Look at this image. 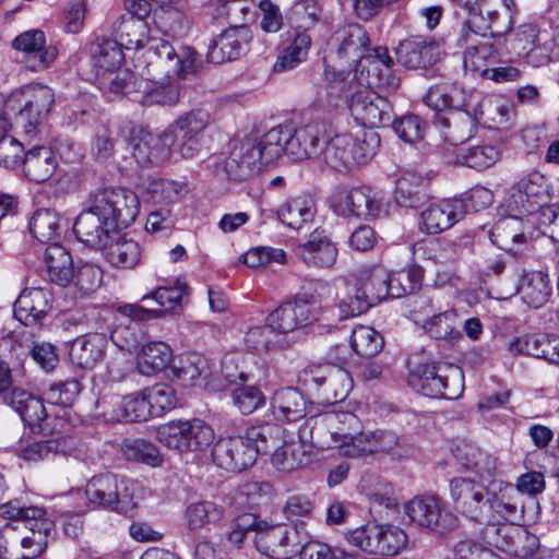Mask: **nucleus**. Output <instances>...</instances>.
Here are the masks:
<instances>
[{
  "label": "nucleus",
  "mask_w": 559,
  "mask_h": 559,
  "mask_svg": "<svg viewBox=\"0 0 559 559\" xmlns=\"http://www.w3.org/2000/svg\"><path fill=\"white\" fill-rule=\"evenodd\" d=\"M322 130L318 124L294 129L280 124L269 130L260 141L247 140L235 148L225 163L234 180L246 179L278 158L283 153L292 160L301 162L323 154Z\"/></svg>",
  "instance_id": "f257e3e1"
},
{
  "label": "nucleus",
  "mask_w": 559,
  "mask_h": 559,
  "mask_svg": "<svg viewBox=\"0 0 559 559\" xmlns=\"http://www.w3.org/2000/svg\"><path fill=\"white\" fill-rule=\"evenodd\" d=\"M450 497L454 509L466 519L486 527L502 521L519 523L524 519V503L511 484L492 480L489 485L467 477L451 479Z\"/></svg>",
  "instance_id": "f03ea898"
},
{
  "label": "nucleus",
  "mask_w": 559,
  "mask_h": 559,
  "mask_svg": "<svg viewBox=\"0 0 559 559\" xmlns=\"http://www.w3.org/2000/svg\"><path fill=\"white\" fill-rule=\"evenodd\" d=\"M64 506L74 500V507L82 509H102L132 515L142 499L140 484L126 476L103 473L93 476L86 484L84 492L72 489L64 493Z\"/></svg>",
  "instance_id": "7ed1b4c3"
},
{
  "label": "nucleus",
  "mask_w": 559,
  "mask_h": 559,
  "mask_svg": "<svg viewBox=\"0 0 559 559\" xmlns=\"http://www.w3.org/2000/svg\"><path fill=\"white\" fill-rule=\"evenodd\" d=\"M370 38L367 31L359 24L352 23L336 29L326 43V62H338L356 68L369 51ZM357 69L345 72L336 70L334 66L326 63L324 78L330 83L331 90L338 96L347 97L354 88Z\"/></svg>",
  "instance_id": "20e7f679"
},
{
  "label": "nucleus",
  "mask_w": 559,
  "mask_h": 559,
  "mask_svg": "<svg viewBox=\"0 0 559 559\" xmlns=\"http://www.w3.org/2000/svg\"><path fill=\"white\" fill-rule=\"evenodd\" d=\"M134 60L138 75L147 80L185 79L197 69L194 48L180 46L176 49L169 41L157 37L148 41Z\"/></svg>",
  "instance_id": "39448f33"
},
{
  "label": "nucleus",
  "mask_w": 559,
  "mask_h": 559,
  "mask_svg": "<svg viewBox=\"0 0 559 559\" xmlns=\"http://www.w3.org/2000/svg\"><path fill=\"white\" fill-rule=\"evenodd\" d=\"M299 384L326 405L344 401L353 389L349 373L333 364L311 365L298 374Z\"/></svg>",
  "instance_id": "423d86ee"
},
{
  "label": "nucleus",
  "mask_w": 559,
  "mask_h": 559,
  "mask_svg": "<svg viewBox=\"0 0 559 559\" xmlns=\"http://www.w3.org/2000/svg\"><path fill=\"white\" fill-rule=\"evenodd\" d=\"M360 429L359 418L350 412H330L304 423L298 435L301 441L317 449L337 448L352 431Z\"/></svg>",
  "instance_id": "0eeeda50"
},
{
  "label": "nucleus",
  "mask_w": 559,
  "mask_h": 559,
  "mask_svg": "<svg viewBox=\"0 0 559 559\" xmlns=\"http://www.w3.org/2000/svg\"><path fill=\"white\" fill-rule=\"evenodd\" d=\"M309 534L302 523H272L259 519L254 545L259 552L271 558H293L305 545Z\"/></svg>",
  "instance_id": "6e6552de"
},
{
  "label": "nucleus",
  "mask_w": 559,
  "mask_h": 559,
  "mask_svg": "<svg viewBox=\"0 0 559 559\" xmlns=\"http://www.w3.org/2000/svg\"><path fill=\"white\" fill-rule=\"evenodd\" d=\"M211 123V115L203 109H192L179 115L164 130V139L170 151L182 158L191 159L199 155L204 145V134Z\"/></svg>",
  "instance_id": "1a4fd4ad"
},
{
  "label": "nucleus",
  "mask_w": 559,
  "mask_h": 559,
  "mask_svg": "<svg viewBox=\"0 0 559 559\" xmlns=\"http://www.w3.org/2000/svg\"><path fill=\"white\" fill-rule=\"evenodd\" d=\"M55 523L44 521L37 528L7 523L0 528V559H34L43 554Z\"/></svg>",
  "instance_id": "9d476101"
},
{
  "label": "nucleus",
  "mask_w": 559,
  "mask_h": 559,
  "mask_svg": "<svg viewBox=\"0 0 559 559\" xmlns=\"http://www.w3.org/2000/svg\"><path fill=\"white\" fill-rule=\"evenodd\" d=\"M214 438L215 433L212 427L198 418L171 420L157 429L158 442L180 454L198 455L211 445Z\"/></svg>",
  "instance_id": "9b49d317"
},
{
  "label": "nucleus",
  "mask_w": 559,
  "mask_h": 559,
  "mask_svg": "<svg viewBox=\"0 0 559 559\" xmlns=\"http://www.w3.org/2000/svg\"><path fill=\"white\" fill-rule=\"evenodd\" d=\"M53 102L55 94L50 87L32 84L14 95L9 106L14 110L15 124L26 134H32L47 119Z\"/></svg>",
  "instance_id": "f8f14e48"
},
{
  "label": "nucleus",
  "mask_w": 559,
  "mask_h": 559,
  "mask_svg": "<svg viewBox=\"0 0 559 559\" xmlns=\"http://www.w3.org/2000/svg\"><path fill=\"white\" fill-rule=\"evenodd\" d=\"M467 10L468 17L462 26L478 29L483 24L488 25L491 35H503L511 31L516 13L513 0H457Z\"/></svg>",
  "instance_id": "ddd939ff"
},
{
  "label": "nucleus",
  "mask_w": 559,
  "mask_h": 559,
  "mask_svg": "<svg viewBox=\"0 0 559 559\" xmlns=\"http://www.w3.org/2000/svg\"><path fill=\"white\" fill-rule=\"evenodd\" d=\"M334 211L345 217L381 218L389 214L390 204L384 195L370 187L343 189L331 197Z\"/></svg>",
  "instance_id": "4468645a"
},
{
  "label": "nucleus",
  "mask_w": 559,
  "mask_h": 559,
  "mask_svg": "<svg viewBox=\"0 0 559 559\" xmlns=\"http://www.w3.org/2000/svg\"><path fill=\"white\" fill-rule=\"evenodd\" d=\"M158 316L159 311L155 309L132 304L121 306L110 333L111 342L119 349L128 353L138 349L146 337L145 323Z\"/></svg>",
  "instance_id": "2eb2a0df"
},
{
  "label": "nucleus",
  "mask_w": 559,
  "mask_h": 559,
  "mask_svg": "<svg viewBox=\"0 0 559 559\" xmlns=\"http://www.w3.org/2000/svg\"><path fill=\"white\" fill-rule=\"evenodd\" d=\"M463 372L451 364L424 365L418 376H414L411 384L429 397L453 400L463 390Z\"/></svg>",
  "instance_id": "dca6fc26"
},
{
  "label": "nucleus",
  "mask_w": 559,
  "mask_h": 559,
  "mask_svg": "<svg viewBox=\"0 0 559 559\" xmlns=\"http://www.w3.org/2000/svg\"><path fill=\"white\" fill-rule=\"evenodd\" d=\"M514 48L519 56L533 68H539L559 59V45L552 32L539 29L533 24L520 25L514 34Z\"/></svg>",
  "instance_id": "f3484780"
},
{
  "label": "nucleus",
  "mask_w": 559,
  "mask_h": 559,
  "mask_svg": "<svg viewBox=\"0 0 559 559\" xmlns=\"http://www.w3.org/2000/svg\"><path fill=\"white\" fill-rule=\"evenodd\" d=\"M525 521V518L522 522ZM520 523L502 521L483 530V536L488 545L519 559L532 557L539 546L536 535L520 526Z\"/></svg>",
  "instance_id": "a211bd4d"
},
{
  "label": "nucleus",
  "mask_w": 559,
  "mask_h": 559,
  "mask_svg": "<svg viewBox=\"0 0 559 559\" xmlns=\"http://www.w3.org/2000/svg\"><path fill=\"white\" fill-rule=\"evenodd\" d=\"M550 199L548 179L539 171H532L510 188L506 204L511 213L532 215L549 203Z\"/></svg>",
  "instance_id": "6ab92c4d"
},
{
  "label": "nucleus",
  "mask_w": 559,
  "mask_h": 559,
  "mask_svg": "<svg viewBox=\"0 0 559 559\" xmlns=\"http://www.w3.org/2000/svg\"><path fill=\"white\" fill-rule=\"evenodd\" d=\"M91 198L95 201V209L103 210L117 229L131 225L140 212L136 194L126 188H105Z\"/></svg>",
  "instance_id": "aec40b11"
},
{
  "label": "nucleus",
  "mask_w": 559,
  "mask_h": 559,
  "mask_svg": "<svg viewBox=\"0 0 559 559\" xmlns=\"http://www.w3.org/2000/svg\"><path fill=\"white\" fill-rule=\"evenodd\" d=\"M73 231L87 247L102 249L116 235L117 228L103 210L95 209V201L90 197L88 206L75 218Z\"/></svg>",
  "instance_id": "412c9836"
},
{
  "label": "nucleus",
  "mask_w": 559,
  "mask_h": 559,
  "mask_svg": "<svg viewBox=\"0 0 559 559\" xmlns=\"http://www.w3.org/2000/svg\"><path fill=\"white\" fill-rule=\"evenodd\" d=\"M12 47L21 53V62L32 72L47 70L59 53L53 44L46 43V36L39 29H29L17 35Z\"/></svg>",
  "instance_id": "4be33fe9"
},
{
  "label": "nucleus",
  "mask_w": 559,
  "mask_h": 559,
  "mask_svg": "<svg viewBox=\"0 0 559 559\" xmlns=\"http://www.w3.org/2000/svg\"><path fill=\"white\" fill-rule=\"evenodd\" d=\"M348 106L355 120L370 130L390 126L392 122L390 103L368 88L356 91Z\"/></svg>",
  "instance_id": "5701e85b"
},
{
  "label": "nucleus",
  "mask_w": 559,
  "mask_h": 559,
  "mask_svg": "<svg viewBox=\"0 0 559 559\" xmlns=\"http://www.w3.org/2000/svg\"><path fill=\"white\" fill-rule=\"evenodd\" d=\"M488 34V25L481 23L478 29L462 26L457 34L456 46L463 49V66L466 71L474 73L487 70L486 62L493 53V46L484 38Z\"/></svg>",
  "instance_id": "b1692460"
},
{
  "label": "nucleus",
  "mask_w": 559,
  "mask_h": 559,
  "mask_svg": "<svg viewBox=\"0 0 559 559\" xmlns=\"http://www.w3.org/2000/svg\"><path fill=\"white\" fill-rule=\"evenodd\" d=\"M295 254L308 267L332 269L337 261L338 249L325 230L316 228L296 246Z\"/></svg>",
  "instance_id": "393cba45"
},
{
  "label": "nucleus",
  "mask_w": 559,
  "mask_h": 559,
  "mask_svg": "<svg viewBox=\"0 0 559 559\" xmlns=\"http://www.w3.org/2000/svg\"><path fill=\"white\" fill-rule=\"evenodd\" d=\"M213 462L229 472H241L255 462L245 435L219 438L212 449Z\"/></svg>",
  "instance_id": "a878e982"
},
{
  "label": "nucleus",
  "mask_w": 559,
  "mask_h": 559,
  "mask_svg": "<svg viewBox=\"0 0 559 559\" xmlns=\"http://www.w3.org/2000/svg\"><path fill=\"white\" fill-rule=\"evenodd\" d=\"M252 34L245 25L229 27L213 38L207 48V61L221 64L240 58L249 50Z\"/></svg>",
  "instance_id": "bb28decb"
},
{
  "label": "nucleus",
  "mask_w": 559,
  "mask_h": 559,
  "mask_svg": "<svg viewBox=\"0 0 559 559\" xmlns=\"http://www.w3.org/2000/svg\"><path fill=\"white\" fill-rule=\"evenodd\" d=\"M466 214V204L461 199H445L428 205L419 216V230L427 235L450 229Z\"/></svg>",
  "instance_id": "cd10ccee"
},
{
  "label": "nucleus",
  "mask_w": 559,
  "mask_h": 559,
  "mask_svg": "<svg viewBox=\"0 0 559 559\" xmlns=\"http://www.w3.org/2000/svg\"><path fill=\"white\" fill-rule=\"evenodd\" d=\"M233 357H225L222 372L226 380L236 384L230 393L234 405L241 414L250 415L265 404V396L259 386L246 384L248 376L243 371L233 370Z\"/></svg>",
  "instance_id": "c85d7f7f"
},
{
  "label": "nucleus",
  "mask_w": 559,
  "mask_h": 559,
  "mask_svg": "<svg viewBox=\"0 0 559 559\" xmlns=\"http://www.w3.org/2000/svg\"><path fill=\"white\" fill-rule=\"evenodd\" d=\"M314 320L316 316L311 306H308L305 301H300L298 298L283 302L266 317V322H269L282 337L287 333L309 326Z\"/></svg>",
  "instance_id": "c756f323"
},
{
  "label": "nucleus",
  "mask_w": 559,
  "mask_h": 559,
  "mask_svg": "<svg viewBox=\"0 0 559 559\" xmlns=\"http://www.w3.org/2000/svg\"><path fill=\"white\" fill-rule=\"evenodd\" d=\"M131 154L141 167L154 166L164 163L170 156V147L160 134L140 130L134 132L130 140Z\"/></svg>",
  "instance_id": "7c9ffc66"
},
{
  "label": "nucleus",
  "mask_w": 559,
  "mask_h": 559,
  "mask_svg": "<svg viewBox=\"0 0 559 559\" xmlns=\"http://www.w3.org/2000/svg\"><path fill=\"white\" fill-rule=\"evenodd\" d=\"M439 45L426 36H411L400 43L395 50L397 61L406 68L419 69L438 60Z\"/></svg>",
  "instance_id": "2f4dec72"
},
{
  "label": "nucleus",
  "mask_w": 559,
  "mask_h": 559,
  "mask_svg": "<svg viewBox=\"0 0 559 559\" xmlns=\"http://www.w3.org/2000/svg\"><path fill=\"white\" fill-rule=\"evenodd\" d=\"M52 295L43 287L23 290L14 304V317L24 325L39 322L51 309Z\"/></svg>",
  "instance_id": "473e14b6"
},
{
  "label": "nucleus",
  "mask_w": 559,
  "mask_h": 559,
  "mask_svg": "<svg viewBox=\"0 0 559 559\" xmlns=\"http://www.w3.org/2000/svg\"><path fill=\"white\" fill-rule=\"evenodd\" d=\"M311 47V37L306 31H288L284 34L283 49L274 66V72H285L304 62Z\"/></svg>",
  "instance_id": "72a5a7b5"
},
{
  "label": "nucleus",
  "mask_w": 559,
  "mask_h": 559,
  "mask_svg": "<svg viewBox=\"0 0 559 559\" xmlns=\"http://www.w3.org/2000/svg\"><path fill=\"white\" fill-rule=\"evenodd\" d=\"M107 337L103 333H87L76 337L70 348L71 361L83 369L95 367L105 356Z\"/></svg>",
  "instance_id": "f704fd0d"
},
{
  "label": "nucleus",
  "mask_w": 559,
  "mask_h": 559,
  "mask_svg": "<svg viewBox=\"0 0 559 559\" xmlns=\"http://www.w3.org/2000/svg\"><path fill=\"white\" fill-rule=\"evenodd\" d=\"M78 445V440L68 430L46 440L34 441L21 449L25 461L37 462L53 457L57 454L69 455Z\"/></svg>",
  "instance_id": "c9c22d12"
},
{
  "label": "nucleus",
  "mask_w": 559,
  "mask_h": 559,
  "mask_svg": "<svg viewBox=\"0 0 559 559\" xmlns=\"http://www.w3.org/2000/svg\"><path fill=\"white\" fill-rule=\"evenodd\" d=\"M271 411L278 421L293 423L307 415V400L295 388H283L274 392L271 397Z\"/></svg>",
  "instance_id": "e433bc0d"
},
{
  "label": "nucleus",
  "mask_w": 559,
  "mask_h": 559,
  "mask_svg": "<svg viewBox=\"0 0 559 559\" xmlns=\"http://www.w3.org/2000/svg\"><path fill=\"white\" fill-rule=\"evenodd\" d=\"M412 522L431 531L444 528L442 524V502L436 496H418L405 506Z\"/></svg>",
  "instance_id": "4c0bfd02"
},
{
  "label": "nucleus",
  "mask_w": 559,
  "mask_h": 559,
  "mask_svg": "<svg viewBox=\"0 0 559 559\" xmlns=\"http://www.w3.org/2000/svg\"><path fill=\"white\" fill-rule=\"evenodd\" d=\"M91 68L95 78L119 70L124 56L116 39L97 38L91 45Z\"/></svg>",
  "instance_id": "58836bf2"
},
{
  "label": "nucleus",
  "mask_w": 559,
  "mask_h": 559,
  "mask_svg": "<svg viewBox=\"0 0 559 559\" xmlns=\"http://www.w3.org/2000/svg\"><path fill=\"white\" fill-rule=\"evenodd\" d=\"M4 404L11 406L32 428L39 427L47 418L43 400L22 388H13L10 395H4Z\"/></svg>",
  "instance_id": "ea45409f"
},
{
  "label": "nucleus",
  "mask_w": 559,
  "mask_h": 559,
  "mask_svg": "<svg viewBox=\"0 0 559 559\" xmlns=\"http://www.w3.org/2000/svg\"><path fill=\"white\" fill-rule=\"evenodd\" d=\"M399 281L394 276H388L382 270H364L355 285L371 307L388 295L400 297L402 293L394 292V283Z\"/></svg>",
  "instance_id": "a19ab883"
},
{
  "label": "nucleus",
  "mask_w": 559,
  "mask_h": 559,
  "mask_svg": "<svg viewBox=\"0 0 559 559\" xmlns=\"http://www.w3.org/2000/svg\"><path fill=\"white\" fill-rule=\"evenodd\" d=\"M276 214L287 227L299 230L312 222L316 215L314 201L306 194L290 197L278 206Z\"/></svg>",
  "instance_id": "79ce46f5"
},
{
  "label": "nucleus",
  "mask_w": 559,
  "mask_h": 559,
  "mask_svg": "<svg viewBox=\"0 0 559 559\" xmlns=\"http://www.w3.org/2000/svg\"><path fill=\"white\" fill-rule=\"evenodd\" d=\"M243 435L255 459L259 454L272 456L283 443L284 428L274 423H259L249 426Z\"/></svg>",
  "instance_id": "37998d69"
},
{
  "label": "nucleus",
  "mask_w": 559,
  "mask_h": 559,
  "mask_svg": "<svg viewBox=\"0 0 559 559\" xmlns=\"http://www.w3.org/2000/svg\"><path fill=\"white\" fill-rule=\"evenodd\" d=\"M173 361V350L170 346L160 341L148 342L142 345L136 355L138 371L152 377L166 370Z\"/></svg>",
  "instance_id": "c03bdc74"
},
{
  "label": "nucleus",
  "mask_w": 559,
  "mask_h": 559,
  "mask_svg": "<svg viewBox=\"0 0 559 559\" xmlns=\"http://www.w3.org/2000/svg\"><path fill=\"white\" fill-rule=\"evenodd\" d=\"M473 95L455 84H440L429 88L425 96V104L433 110L445 109L459 111L469 107Z\"/></svg>",
  "instance_id": "a18cd8bd"
},
{
  "label": "nucleus",
  "mask_w": 559,
  "mask_h": 559,
  "mask_svg": "<svg viewBox=\"0 0 559 559\" xmlns=\"http://www.w3.org/2000/svg\"><path fill=\"white\" fill-rule=\"evenodd\" d=\"M118 45L121 50H134L138 56L142 50L148 46L154 37L148 35V25L142 19H134V16H123L120 23L115 28Z\"/></svg>",
  "instance_id": "49530a36"
},
{
  "label": "nucleus",
  "mask_w": 559,
  "mask_h": 559,
  "mask_svg": "<svg viewBox=\"0 0 559 559\" xmlns=\"http://www.w3.org/2000/svg\"><path fill=\"white\" fill-rule=\"evenodd\" d=\"M518 292L521 299L530 307L539 308L544 306L552 293L549 275L544 271L524 273Z\"/></svg>",
  "instance_id": "de8ad7c7"
},
{
  "label": "nucleus",
  "mask_w": 559,
  "mask_h": 559,
  "mask_svg": "<svg viewBox=\"0 0 559 559\" xmlns=\"http://www.w3.org/2000/svg\"><path fill=\"white\" fill-rule=\"evenodd\" d=\"M28 227L36 240L51 245L58 242L64 230L61 215L51 209L35 211L31 216Z\"/></svg>",
  "instance_id": "09e8293b"
},
{
  "label": "nucleus",
  "mask_w": 559,
  "mask_h": 559,
  "mask_svg": "<svg viewBox=\"0 0 559 559\" xmlns=\"http://www.w3.org/2000/svg\"><path fill=\"white\" fill-rule=\"evenodd\" d=\"M335 300L340 321L357 317L370 308L366 296L360 294L356 285L343 278L335 280Z\"/></svg>",
  "instance_id": "8fccbe9b"
},
{
  "label": "nucleus",
  "mask_w": 559,
  "mask_h": 559,
  "mask_svg": "<svg viewBox=\"0 0 559 559\" xmlns=\"http://www.w3.org/2000/svg\"><path fill=\"white\" fill-rule=\"evenodd\" d=\"M100 250H104L106 260L112 266L120 269H132L136 266L141 260L139 243L124 235H112V239Z\"/></svg>",
  "instance_id": "3c124183"
},
{
  "label": "nucleus",
  "mask_w": 559,
  "mask_h": 559,
  "mask_svg": "<svg viewBox=\"0 0 559 559\" xmlns=\"http://www.w3.org/2000/svg\"><path fill=\"white\" fill-rule=\"evenodd\" d=\"M139 93L144 105L174 106L179 102L180 87L174 80L140 78Z\"/></svg>",
  "instance_id": "603ef678"
},
{
  "label": "nucleus",
  "mask_w": 559,
  "mask_h": 559,
  "mask_svg": "<svg viewBox=\"0 0 559 559\" xmlns=\"http://www.w3.org/2000/svg\"><path fill=\"white\" fill-rule=\"evenodd\" d=\"M354 136L349 133H340L330 138L324 145L323 156L325 163L337 171H349L355 168V157L352 146Z\"/></svg>",
  "instance_id": "864d4df0"
},
{
  "label": "nucleus",
  "mask_w": 559,
  "mask_h": 559,
  "mask_svg": "<svg viewBox=\"0 0 559 559\" xmlns=\"http://www.w3.org/2000/svg\"><path fill=\"white\" fill-rule=\"evenodd\" d=\"M491 241L502 250L515 251L519 245L526 240L523 221L513 213L500 218L490 230Z\"/></svg>",
  "instance_id": "5fc2aeb1"
},
{
  "label": "nucleus",
  "mask_w": 559,
  "mask_h": 559,
  "mask_svg": "<svg viewBox=\"0 0 559 559\" xmlns=\"http://www.w3.org/2000/svg\"><path fill=\"white\" fill-rule=\"evenodd\" d=\"M436 123L441 128L444 141L457 145L472 136L475 119L471 116L469 107L451 112L449 117H438Z\"/></svg>",
  "instance_id": "6e6d98bb"
},
{
  "label": "nucleus",
  "mask_w": 559,
  "mask_h": 559,
  "mask_svg": "<svg viewBox=\"0 0 559 559\" xmlns=\"http://www.w3.org/2000/svg\"><path fill=\"white\" fill-rule=\"evenodd\" d=\"M57 168V159L49 147L39 146L25 153L23 170L25 176L34 182L48 180Z\"/></svg>",
  "instance_id": "4d7b16f0"
},
{
  "label": "nucleus",
  "mask_w": 559,
  "mask_h": 559,
  "mask_svg": "<svg viewBox=\"0 0 559 559\" xmlns=\"http://www.w3.org/2000/svg\"><path fill=\"white\" fill-rule=\"evenodd\" d=\"M45 262L49 280L62 287L73 281V261L70 253L58 242L48 246Z\"/></svg>",
  "instance_id": "13d9d810"
},
{
  "label": "nucleus",
  "mask_w": 559,
  "mask_h": 559,
  "mask_svg": "<svg viewBox=\"0 0 559 559\" xmlns=\"http://www.w3.org/2000/svg\"><path fill=\"white\" fill-rule=\"evenodd\" d=\"M114 402L118 408L112 411L110 419L124 421H144L152 417L144 390L122 399L116 397Z\"/></svg>",
  "instance_id": "bf43d9fd"
},
{
  "label": "nucleus",
  "mask_w": 559,
  "mask_h": 559,
  "mask_svg": "<svg viewBox=\"0 0 559 559\" xmlns=\"http://www.w3.org/2000/svg\"><path fill=\"white\" fill-rule=\"evenodd\" d=\"M0 516L9 520V523L24 528H37L39 523L51 521L46 511L38 507H23L19 500L5 502L0 506Z\"/></svg>",
  "instance_id": "052dcab7"
},
{
  "label": "nucleus",
  "mask_w": 559,
  "mask_h": 559,
  "mask_svg": "<svg viewBox=\"0 0 559 559\" xmlns=\"http://www.w3.org/2000/svg\"><path fill=\"white\" fill-rule=\"evenodd\" d=\"M307 447L313 445L310 442L301 441L299 437L298 441L283 439V443L272 454V464L284 472L296 469L307 462Z\"/></svg>",
  "instance_id": "680f3d73"
},
{
  "label": "nucleus",
  "mask_w": 559,
  "mask_h": 559,
  "mask_svg": "<svg viewBox=\"0 0 559 559\" xmlns=\"http://www.w3.org/2000/svg\"><path fill=\"white\" fill-rule=\"evenodd\" d=\"M245 344L252 352L263 354L284 348L285 341L284 337L266 322L264 325H255L248 329L245 335Z\"/></svg>",
  "instance_id": "e2e57ef3"
},
{
  "label": "nucleus",
  "mask_w": 559,
  "mask_h": 559,
  "mask_svg": "<svg viewBox=\"0 0 559 559\" xmlns=\"http://www.w3.org/2000/svg\"><path fill=\"white\" fill-rule=\"evenodd\" d=\"M223 516L224 509L212 501L190 503L185 511V522L189 531H200L218 522Z\"/></svg>",
  "instance_id": "0e129e2a"
},
{
  "label": "nucleus",
  "mask_w": 559,
  "mask_h": 559,
  "mask_svg": "<svg viewBox=\"0 0 559 559\" xmlns=\"http://www.w3.org/2000/svg\"><path fill=\"white\" fill-rule=\"evenodd\" d=\"M457 316L453 310H447L431 316L423 323V329L432 338L454 342L461 337L456 328Z\"/></svg>",
  "instance_id": "69168bd1"
},
{
  "label": "nucleus",
  "mask_w": 559,
  "mask_h": 559,
  "mask_svg": "<svg viewBox=\"0 0 559 559\" xmlns=\"http://www.w3.org/2000/svg\"><path fill=\"white\" fill-rule=\"evenodd\" d=\"M367 435L370 443V455L389 453L397 459H402L409 454V449L392 430H368Z\"/></svg>",
  "instance_id": "338daca9"
},
{
  "label": "nucleus",
  "mask_w": 559,
  "mask_h": 559,
  "mask_svg": "<svg viewBox=\"0 0 559 559\" xmlns=\"http://www.w3.org/2000/svg\"><path fill=\"white\" fill-rule=\"evenodd\" d=\"M152 417H159L178 404L175 389L167 383H157L144 389Z\"/></svg>",
  "instance_id": "774afa93"
}]
</instances>
